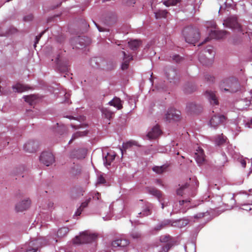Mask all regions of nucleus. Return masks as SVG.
<instances>
[{"label":"nucleus","mask_w":252,"mask_h":252,"mask_svg":"<svg viewBox=\"0 0 252 252\" xmlns=\"http://www.w3.org/2000/svg\"><path fill=\"white\" fill-rule=\"evenodd\" d=\"M239 84L234 78L231 77L222 80L220 84V89L223 91L231 93L237 92L239 88Z\"/></svg>","instance_id":"obj_1"},{"label":"nucleus","mask_w":252,"mask_h":252,"mask_svg":"<svg viewBox=\"0 0 252 252\" xmlns=\"http://www.w3.org/2000/svg\"><path fill=\"white\" fill-rule=\"evenodd\" d=\"M96 238V234L91 233L89 231H85L80 233L79 236H76L73 240V242L75 244H87L94 241Z\"/></svg>","instance_id":"obj_2"},{"label":"nucleus","mask_w":252,"mask_h":252,"mask_svg":"<svg viewBox=\"0 0 252 252\" xmlns=\"http://www.w3.org/2000/svg\"><path fill=\"white\" fill-rule=\"evenodd\" d=\"M183 34L187 42L194 44L199 38L200 35L198 30L191 28H187L183 31Z\"/></svg>","instance_id":"obj_3"},{"label":"nucleus","mask_w":252,"mask_h":252,"mask_svg":"<svg viewBox=\"0 0 252 252\" xmlns=\"http://www.w3.org/2000/svg\"><path fill=\"white\" fill-rule=\"evenodd\" d=\"M47 244L46 241L42 237H39L34 240L31 241L28 246L22 252H36L40 247Z\"/></svg>","instance_id":"obj_4"},{"label":"nucleus","mask_w":252,"mask_h":252,"mask_svg":"<svg viewBox=\"0 0 252 252\" xmlns=\"http://www.w3.org/2000/svg\"><path fill=\"white\" fill-rule=\"evenodd\" d=\"M189 220L186 219H180L175 220L171 223L170 220H165L158 224L155 229L157 230H160L166 226L170 225L174 227L182 228L186 226L189 223Z\"/></svg>","instance_id":"obj_5"},{"label":"nucleus","mask_w":252,"mask_h":252,"mask_svg":"<svg viewBox=\"0 0 252 252\" xmlns=\"http://www.w3.org/2000/svg\"><path fill=\"white\" fill-rule=\"evenodd\" d=\"M223 25L224 27L237 32H241L242 28L240 24L235 16L228 17L223 21Z\"/></svg>","instance_id":"obj_6"},{"label":"nucleus","mask_w":252,"mask_h":252,"mask_svg":"<svg viewBox=\"0 0 252 252\" xmlns=\"http://www.w3.org/2000/svg\"><path fill=\"white\" fill-rule=\"evenodd\" d=\"M206 26L207 28L211 27L214 29V30H212L209 33V35L211 38L215 39H221L224 38L227 33V32L225 31L216 30V24L213 21L207 22Z\"/></svg>","instance_id":"obj_7"},{"label":"nucleus","mask_w":252,"mask_h":252,"mask_svg":"<svg viewBox=\"0 0 252 252\" xmlns=\"http://www.w3.org/2000/svg\"><path fill=\"white\" fill-rule=\"evenodd\" d=\"M205 52L206 53H208L209 55V56H207L206 58H203L201 56L199 57V60L203 65H208L210 64H211L212 62V59L215 56V52L213 49V47L208 46L205 49Z\"/></svg>","instance_id":"obj_8"},{"label":"nucleus","mask_w":252,"mask_h":252,"mask_svg":"<svg viewBox=\"0 0 252 252\" xmlns=\"http://www.w3.org/2000/svg\"><path fill=\"white\" fill-rule=\"evenodd\" d=\"M129 244L128 241L125 238H119L113 241L111 244L112 249L116 250H123V249Z\"/></svg>","instance_id":"obj_9"},{"label":"nucleus","mask_w":252,"mask_h":252,"mask_svg":"<svg viewBox=\"0 0 252 252\" xmlns=\"http://www.w3.org/2000/svg\"><path fill=\"white\" fill-rule=\"evenodd\" d=\"M181 116V112L174 108L168 109L165 114V119L166 121H177L179 120Z\"/></svg>","instance_id":"obj_10"},{"label":"nucleus","mask_w":252,"mask_h":252,"mask_svg":"<svg viewBox=\"0 0 252 252\" xmlns=\"http://www.w3.org/2000/svg\"><path fill=\"white\" fill-rule=\"evenodd\" d=\"M40 161L46 166H48L55 161L53 154L50 152H43L39 158Z\"/></svg>","instance_id":"obj_11"},{"label":"nucleus","mask_w":252,"mask_h":252,"mask_svg":"<svg viewBox=\"0 0 252 252\" xmlns=\"http://www.w3.org/2000/svg\"><path fill=\"white\" fill-rule=\"evenodd\" d=\"M190 200H182L180 201L178 203H175L173 205V212L177 213L179 212L184 213L189 207H188L189 203Z\"/></svg>","instance_id":"obj_12"},{"label":"nucleus","mask_w":252,"mask_h":252,"mask_svg":"<svg viewBox=\"0 0 252 252\" xmlns=\"http://www.w3.org/2000/svg\"><path fill=\"white\" fill-rule=\"evenodd\" d=\"M161 134V131L158 126L157 125L150 129L147 134L146 137L149 139H155L158 137Z\"/></svg>","instance_id":"obj_13"},{"label":"nucleus","mask_w":252,"mask_h":252,"mask_svg":"<svg viewBox=\"0 0 252 252\" xmlns=\"http://www.w3.org/2000/svg\"><path fill=\"white\" fill-rule=\"evenodd\" d=\"M31 200L26 198L17 203L15 205V210L17 212H22L28 209L31 205Z\"/></svg>","instance_id":"obj_14"},{"label":"nucleus","mask_w":252,"mask_h":252,"mask_svg":"<svg viewBox=\"0 0 252 252\" xmlns=\"http://www.w3.org/2000/svg\"><path fill=\"white\" fill-rule=\"evenodd\" d=\"M225 120V118L223 115H215L210 120V125L211 126L216 128L220 124L223 123Z\"/></svg>","instance_id":"obj_15"},{"label":"nucleus","mask_w":252,"mask_h":252,"mask_svg":"<svg viewBox=\"0 0 252 252\" xmlns=\"http://www.w3.org/2000/svg\"><path fill=\"white\" fill-rule=\"evenodd\" d=\"M194 158L198 164L203 163L205 160V155L202 149L200 147L197 148L194 154Z\"/></svg>","instance_id":"obj_16"},{"label":"nucleus","mask_w":252,"mask_h":252,"mask_svg":"<svg viewBox=\"0 0 252 252\" xmlns=\"http://www.w3.org/2000/svg\"><path fill=\"white\" fill-rule=\"evenodd\" d=\"M38 146V142L31 140L27 142L24 145V149L30 153L35 152Z\"/></svg>","instance_id":"obj_17"},{"label":"nucleus","mask_w":252,"mask_h":252,"mask_svg":"<svg viewBox=\"0 0 252 252\" xmlns=\"http://www.w3.org/2000/svg\"><path fill=\"white\" fill-rule=\"evenodd\" d=\"M205 94L212 105L218 104V100L214 92L207 91Z\"/></svg>","instance_id":"obj_18"},{"label":"nucleus","mask_w":252,"mask_h":252,"mask_svg":"<svg viewBox=\"0 0 252 252\" xmlns=\"http://www.w3.org/2000/svg\"><path fill=\"white\" fill-rule=\"evenodd\" d=\"M116 155L114 153H107L105 156H103V163L105 166L110 165L111 163L114 160Z\"/></svg>","instance_id":"obj_19"},{"label":"nucleus","mask_w":252,"mask_h":252,"mask_svg":"<svg viewBox=\"0 0 252 252\" xmlns=\"http://www.w3.org/2000/svg\"><path fill=\"white\" fill-rule=\"evenodd\" d=\"M165 74L167 79L171 82L177 77V73L176 70L172 68H169L166 69L165 71Z\"/></svg>","instance_id":"obj_20"},{"label":"nucleus","mask_w":252,"mask_h":252,"mask_svg":"<svg viewBox=\"0 0 252 252\" xmlns=\"http://www.w3.org/2000/svg\"><path fill=\"white\" fill-rule=\"evenodd\" d=\"M122 54L124 56V61L122 64L121 68L123 70H125L128 68L129 61L132 59L131 56L127 55L125 51H122Z\"/></svg>","instance_id":"obj_21"},{"label":"nucleus","mask_w":252,"mask_h":252,"mask_svg":"<svg viewBox=\"0 0 252 252\" xmlns=\"http://www.w3.org/2000/svg\"><path fill=\"white\" fill-rule=\"evenodd\" d=\"M108 104L117 108L118 110L121 109L123 107L122 101L119 98L116 97L110 101Z\"/></svg>","instance_id":"obj_22"},{"label":"nucleus","mask_w":252,"mask_h":252,"mask_svg":"<svg viewBox=\"0 0 252 252\" xmlns=\"http://www.w3.org/2000/svg\"><path fill=\"white\" fill-rule=\"evenodd\" d=\"M88 131L86 130H83L77 131L72 135L71 139L70 140L68 143L70 144L73 141H74L76 139L86 136L88 134Z\"/></svg>","instance_id":"obj_23"},{"label":"nucleus","mask_w":252,"mask_h":252,"mask_svg":"<svg viewBox=\"0 0 252 252\" xmlns=\"http://www.w3.org/2000/svg\"><path fill=\"white\" fill-rule=\"evenodd\" d=\"M168 165L164 164L161 166H154L152 167L154 172L158 174H161L167 171Z\"/></svg>","instance_id":"obj_24"},{"label":"nucleus","mask_w":252,"mask_h":252,"mask_svg":"<svg viewBox=\"0 0 252 252\" xmlns=\"http://www.w3.org/2000/svg\"><path fill=\"white\" fill-rule=\"evenodd\" d=\"M13 90L15 92L22 93L28 90L29 88L26 85L18 83L12 87Z\"/></svg>","instance_id":"obj_25"},{"label":"nucleus","mask_w":252,"mask_h":252,"mask_svg":"<svg viewBox=\"0 0 252 252\" xmlns=\"http://www.w3.org/2000/svg\"><path fill=\"white\" fill-rule=\"evenodd\" d=\"M25 101L29 103L30 105H32L34 103L38 98L36 95L31 94L29 95H25L23 96Z\"/></svg>","instance_id":"obj_26"},{"label":"nucleus","mask_w":252,"mask_h":252,"mask_svg":"<svg viewBox=\"0 0 252 252\" xmlns=\"http://www.w3.org/2000/svg\"><path fill=\"white\" fill-rule=\"evenodd\" d=\"M90 200L91 198L90 197L88 199H87L84 202H82L80 207L77 209L75 215L76 216H79L81 214L83 209L87 207L89 203L90 202Z\"/></svg>","instance_id":"obj_27"},{"label":"nucleus","mask_w":252,"mask_h":252,"mask_svg":"<svg viewBox=\"0 0 252 252\" xmlns=\"http://www.w3.org/2000/svg\"><path fill=\"white\" fill-rule=\"evenodd\" d=\"M101 111L103 116L108 119V121L110 120V119L112 117L114 114L111 110L107 108H102Z\"/></svg>","instance_id":"obj_28"},{"label":"nucleus","mask_w":252,"mask_h":252,"mask_svg":"<svg viewBox=\"0 0 252 252\" xmlns=\"http://www.w3.org/2000/svg\"><path fill=\"white\" fill-rule=\"evenodd\" d=\"M81 170V166L80 165L76 164L71 168L70 172L73 176H76L80 174Z\"/></svg>","instance_id":"obj_29"},{"label":"nucleus","mask_w":252,"mask_h":252,"mask_svg":"<svg viewBox=\"0 0 252 252\" xmlns=\"http://www.w3.org/2000/svg\"><path fill=\"white\" fill-rule=\"evenodd\" d=\"M128 43L129 47L131 49L134 50L139 47L140 44V41L138 40H133L129 41Z\"/></svg>","instance_id":"obj_30"},{"label":"nucleus","mask_w":252,"mask_h":252,"mask_svg":"<svg viewBox=\"0 0 252 252\" xmlns=\"http://www.w3.org/2000/svg\"><path fill=\"white\" fill-rule=\"evenodd\" d=\"M68 229L67 227H62L59 229L57 232V236L58 237L62 238L65 236L68 232Z\"/></svg>","instance_id":"obj_31"},{"label":"nucleus","mask_w":252,"mask_h":252,"mask_svg":"<svg viewBox=\"0 0 252 252\" xmlns=\"http://www.w3.org/2000/svg\"><path fill=\"white\" fill-rule=\"evenodd\" d=\"M149 192L154 195L156 196L157 198H158L159 199L161 197V191L156 189L155 188H151L149 189Z\"/></svg>","instance_id":"obj_32"},{"label":"nucleus","mask_w":252,"mask_h":252,"mask_svg":"<svg viewBox=\"0 0 252 252\" xmlns=\"http://www.w3.org/2000/svg\"><path fill=\"white\" fill-rule=\"evenodd\" d=\"M167 14V12L165 10H158V11L155 12L156 19L165 18Z\"/></svg>","instance_id":"obj_33"},{"label":"nucleus","mask_w":252,"mask_h":252,"mask_svg":"<svg viewBox=\"0 0 252 252\" xmlns=\"http://www.w3.org/2000/svg\"><path fill=\"white\" fill-rule=\"evenodd\" d=\"M226 139L222 134L219 135L215 139V143L218 145H222L225 142Z\"/></svg>","instance_id":"obj_34"},{"label":"nucleus","mask_w":252,"mask_h":252,"mask_svg":"<svg viewBox=\"0 0 252 252\" xmlns=\"http://www.w3.org/2000/svg\"><path fill=\"white\" fill-rule=\"evenodd\" d=\"M180 187L177 189V194L178 195H183L185 193V191L187 188L188 185L187 184L185 185H182L181 186L179 185Z\"/></svg>","instance_id":"obj_35"},{"label":"nucleus","mask_w":252,"mask_h":252,"mask_svg":"<svg viewBox=\"0 0 252 252\" xmlns=\"http://www.w3.org/2000/svg\"><path fill=\"white\" fill-rule=\"evenodd\" d=\"M179 1V0H167L165 1L163 3L166 6H169L176 5Z\"/></svg>","instance_id":"obj_36"},{"label":"nucleus","mask_w":252,"mask_h":252,"mask_svg":"<svg viewBox=\"0 0 252 252\" xmlns=\"http://www.w3.org/2000/svg\"><path fill=\"white\" fill-rule=\"evenodd\" d=\"M170 236L169 235L161 236L160 238V241L162 243H167L168 244Z\"/></svg>","instance_id":"obj_37"},{"label":"nucleus","mask_w":252,"mask_h":252,"mask_svg":"<svg viewBox=\"0 0 252 252\" xmlns=\"http://www.w3.org/2000/svg\"><path fill=\"white\" fill-rule=\"evenodd\" d=\"M170 244L169 243L166 244L164 247H162L161 249L158 252H167L170 248Z\"/></svg>","instance_id":"obj_38"},{"label":"nucleus","mask_w":252,"mask_h":252,"mask_svg":"<svg viewBox=\"0 0 252 252\" xmlns=\"http://www.w3.org/2000/svg\"><path fill=\"white\" fill-rule=\"evenodd\" d=\"M133 145H138L137 143L134 141H129L125 144V147L128 148Z\"/></svg>","instance_id":"obj_39"},{"label":"nucleus","mask_w":252,"mask_h":252,"mask_svg":"<svg viewBox=\"0 0 252 252\" xmlns=\"http://www.w3.org/2000/svg\"><path fill=\"white\" fill-rule=\"evenodd\" d=\"M105 182V179L102 175L98 176L97 183V184H103Z\"/></svg>","instance_id":"obj_40"},{"label":"nucleus","mask_w":252,"mask_h":252,"mask_svg":"<svg viewBox=\"0 0 252 252\" xmlns=\"http://www.w3.org/2000/svg\"><path fill=\"white\" fill-rule=\"evenodd\" d=\"M45 32H42L38 36H36L35 37V41L34 42V47H35L36 44L38 43V41L42 34L44 33Z\"/></svg>","instance_id":"obj_41"},{"label":"nucleus","mask_w":252,"mask_h":252,"mask_svg":"<svg viewBox=\"0 0 252 252\" xmlns=\"http://www.w3.org/2000/svg\"><path fill=\"white\" fill-rule=\"evenodd\" d=\"M239 161L241 164V165L243 167L245 168L246 165V161L245 159H244L243 158H241L239 159Z\"/></svg>","instance_id":"obj_42"},{"label":"nucleus","mask_w":252,"mask_h":252,"mask_svg":"<svg viewBox=\"0 0 252 252\" xmlns=\"http://www.w3.org/2000/svg\"><path fill=\"white\" fill-rule=\"evenodd\" d=\"M173 60L175 61L176 62H180L181 60V58L178 55H175L173 57Z\"/></svg>","instance_id":"obj_43"},{"label":"nucleus","mask_w":252,"mask_h":252,"mask_svg":"<svg viewBox=\"0 0 252 252\" xmlns=\"http://www.w3.org/2000/svg\"><path fill=\"white\" fill-rule=\"evenodd\" d=\"M131 236L133 238H137L140 236V234L138 232H132Z\"/></svg>","instance_id":"obj_44"},{"label":"nucleus","mask_w":252,"mask_h":252,"mask_svg":"<svg viewBox=\"0 0 252 252\" xmlns=\"http://www.w3.org/2000/svg\"><path fill=\"white\" fill-rule=\"evenodd\" d=\"M205 213H199L197 215H196L194 217L195 218H201L204 216Z\"/></svg>","instance_id":"obj_45"},{"label":"nucleus","mask_w":252,"mask_h":252,"mask_svg":"<svg viewBox=\"0 0 252 252\" xmlns=\"http://www.w3.org/2000/svg\"><path fill=\"white\" fill-rule=\"evenodd\" d=\"M143 215H145V216H148L150 214V210L149 209H147L143 213Z\"/></svg>","instance_id":"obj_46"},{"label":"nucleus","mask_w":252,"mask_h":252,"mask_svg":"<svg viewBox=\"0 0 252 252\" xmlns=\"http://www.w3.org/2000/svg\"><path fill=\"white\" fill-rule=\"evenodd\" d=\"M99 195H100L99 193L97 192V193H96V194H95V196L94 197H96L97 199H99Z\"/></svg>","instance_id":"obj_47"},{"label":"nucleus","mask_w":252,"mask_h":252,"mask_svg":"<svg viewBox=\"0 0 252 252\" xmlns=\"http://www.w3.org/2000/svg\"><path fill=\"white\" fill-rule=\"evenodd\" d=\"M55 62L56 63V64L58 65L59 64V57H58L56 59V60H55Z\"/></svg>","instance_id":"obj_48"},{"label":"nucleus","mask_w":252,"mask_h":252,"mask_svg":"<svg viewBox=\"0 0 252 252\" xmlns=\"http://www.w3.org/2000/svg\"><path fill=\"white\" fill-rule=\"evenodd\" d=\"M249 192H250V193H246L247 194H248V195H252V189H250L249 190Z\"/></svg>","instance_id":"obj_49"},{"label":"nucleus","mask_w":252,"mask_h":252,"mask_svg":"<svg viewBox=\"0 0 252 252\" xmlns=\"http://www.w3.org/2000/svg\"><path fill=\"white\" fill-rule=\"evenodd\" d=\"M71 126L76 129H79L80 127L78 126H75L74 125H71Z\"/></svg>","instance_id":"obj_50"},{"label":"nucleus","mask_w":252,"mask_h":252,"mask_svg":"<svg viewBox=\"0 0 252 252\" xmlns=\"http://www.w3.org/2000/svg\"><path fill=\"white\" fill-rule=\"evenodd\" d=\"M234 195L233 194L232 196L231 197V199L232 201H233L234 203L235 202V201H234Z\"/></svg>","instance_id":"obj_51"},{"label":"nucleus","mask_w":252,"mask_h":252,"mask_svg":"<svg viewBox=\"0 0 252 252\" xmlns=\"http://www.w3.org/2000/svg\"><path fill=\"white\" fill-rule=\"evenodd\" d=\"M135 0H131V1L129 2V3H132V4L135 3Z\"/></svg>","instance_id":"obj_52"},{"label":"nucleus","mask_w":252,"mask_h":252,"mask_svg":"<svg viewBox=\"0 0 252 252\" xmlns=\"http://www.w3.org/2000/svg\"><path fill=\"white\" fill-rule=\"evenodd\" d=\"M157 183H158V185H161V181H160L158 180V181H157Z\"/></svg>","instance_id":"obj_53"},{"label":"nucleus","mask_w":252,"mask_h":252,"mask_svg":"<svg viewBox=\"0 0 252 252\" xmlns=\"http://www.w3.org/2000/svg\"><path fill=\"white\" fill-rule=\"evenodd\" d=\"M209 39V37H207L206 38L205 40H204V42H206L207 41H208Z\"/></svg>","instance_id":"obj_54"},{"label":"nucleus","mask_w":252,"mask_h":252,"mask_svg":"<svg viewBox=\"0 0 252 252\" xmlns=\"http://www.w3.org/2000/svg\"><path fill=\"white\" fill-rule=\"evenodd\" d=\"M53 204L52 203H50L49 204V207H52L53 206Z\"/></svg>","instance_id":"obj_55"},{"label":"nucleus","mask_w":252,"mask_h":252,"mask_svg":"<svg viewBox=\"0 0 252 252\" xmlns=\"http://www.w3.org/2000/svg\"><path fill=\"white\" fill-rule=\"evenodd\" d=\"M164 202H163V203H161V205H162V209L164 208Z\"/></svg>","instance_id":"obj_56"},{"label":"nucleus","mask_w":252,"mask_h":252,"mask_svg":"<svg viewBox=\"0 0 252 252\" xmlns=\"http://www.w3.org/2000/svg\"><path fill=\"white\" fill-rule=\"evenodd\" d=\"M167 152V149H166L165 151H159V152Z\"/></svg>","instance_id":"obj_57"},{"label":"nucleus","mask_w":252,"mask_h":252,"mask_svg":"<svg viewBox=\"0 0 252 252\" xmlns=\"http://www.w3.org/2000/svg\"><path fill=\"white\" fill-rule=\"evenodd\" d=\"M98 30H99L100 32L102 31V30H101V29H100V28H98Z\"/></svg>","instance_id":"obj_58"},{"label":"nucleus","mask_w":252,"mask_h":252,"mask_svg":"<svg viewBox=\"0 0 252 252\" xmlns=\"http://www.w3.org/2000/svg\"><path fill=\"white\" fill-rule=\"evenodd\" d=\"M103 219H104V217H103ZM104 220H106L107 219H104Z\"/></svg>","instance_id":"obj_59"}]
</instances>
